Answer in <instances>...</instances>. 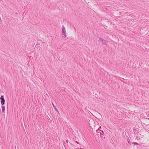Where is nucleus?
Here are the masks:
<instances>
[{
	"label": "nucleus",
	"mask_w": 149,
	"mask_h": 149,
	"mask_svg": "<svg viewBox=\"0 0 149 149\" xmlns=\"http://www.w3.org/2000/svg\"><path fill=\"white\" fill-rule=\"evenodd\" d=\"M98 41L99 42L101 43L102 45H108V41L100 37L99 38Z\"/></svg>",
	"instance_id": "nucleus-1"
},
{
	"label": "nucleus",
	"mask_w": 149,
	"mask_h": 149,
	"mask_svg": "<svg viewBox=\"0 0 149 149\" xmlns=\"http://www.w3.org/2000/svg\"><path fill=\"white\" fill-rule=\"evenodd\" d=\"M138 137H136V139H138Z\"/></svg>",
	"instance_id": "nucleus-14"
},
{
	"label": "nucleus",
	"mask_w": 149,
	"mask_h": 149,
	"mask_svg": "<svg viewBox=\"0 0 149 149\" xmlns=\"http://www.w3.org/2000/svg\"><path fill=\"white\" fill-rule=\"evenodd\" d=\"M62 37L63 38H65L66 37V31L65 30V28L64 27V26H62Z\"/></svg>",
	"instance_id": "nucleus-2"
},
{
	"label": "nucleus",
	"mask_w": 149,
	"mask_h": 149,
	"mask_svg": "<svg viewBox=\"0 0 149 149\" xmlns=\"http://www.w3.org/2000/svg\"><path fill=\"white\" fill-rule=\"evenodd\" d=\"M100 135H101L102 136V137H103V136H104V132L102 130H101L100 132Z\"/></svg>",
	"instance_id": "nucleus-6"
},
{
	"label": "nucleus",
	"mask_w": 149,
	"mask_h": 149,
	"mask_svg": "<svg viewBox=\"0 0 149 149\" xmlns=\"http://www.w3.org/2000/svg\"><path fill=\"white\" fill-rule=\"evenodd\" d=\"M101 131V130H100L99 129H98L96 130V132L97 133H98L100 132Z\"/></svg>",
	"instance_id": "nucleus-7"
},
{
	"label": "nucleus",
	"mask_w": 149,
	"mask_h": 149,
	"mask_svg": "<svg viewBox=\"0 0 149 149\" xmlns=\"http://www.w3.org/2000/svg\"><path fill=\"white\" fill-rule=\"evenodd\" d=\"M127 142L129 144H131L130 141L129 139H127Z\"/></svg>",
	"instance_id": "nucleus-9"
},
{
	"label": "nucleus",
	"mask_w": 149,
	"mask_h": 149,
	"mask_svg": "<svg viewBox=\"0 0 149 149\" xmlns=\"http://www.w3.org/2000/svg\"><path fill=\"white\" fill-rule=\"evenodd\" d=\"M146 114L147 115V116L149 117V111H148V112H146Z\"/></svg>",
	"instance_id": "nucleus-11"
},
{
	"label": "nucleus",
	"mask_w": 149,
	"mask_h": 149,
	"mask_svg": "<svg viewBox=\"0 0 149 149\" xmlns=\"http://www.w3.org/2000/svg\"><path fill=\"white\" fill-rule=\"evenodd\" d=\"M148 118V119H149V118Z\"/></svg>",
	"instance_id": "nucleus-15"
},
{
	"label": "nucleus",
	"mask_w": 149,
	"mask_h": 149,
	"mask_svg": "<svg viewBox=\"0 0 149 149\" xmlns=\"http://www.w3.org/2000/svg\"><path fill=\"white\" fill-rule=\"evenodd\" d=\"M100 133H97V135L99 137V136L100 135V136H102L101 135H100Z\"/></svg>",
	"instance_id": "nucleus-10"
},
{
	"label": "nucleus",
	"mask_w": 149,
	"mask_h": 149,
	"mask_svg": "<svg viewBox=\"0 0 149 149\" xmlns=\"http://www.w3.org/2000/svg\"><path fill=\"white\" fill-rule=\"evenodd\" d=\"M0 100L1 104L3 105L5 103V100L3 95H1L0 97Z\"/></svg>",
	"instance_id": "nucleus-3"
},
{
	"label": "nucleus",
	"mask_w": 149,
	"mask_h": 149,
	"mask_svg": "<svg viewBox=\"0 0 149 149\" xmlns=\"http://www.w3.org/2000/svg\"><path fill=\"white\" fill-rule=\"evenodd\" d=\"M52 104L53 105V106L54 107V109H55V111L57 112L58 113V109L56 108V106L54 105V104L52 103Z\"/></svg>",
	"instance_id": "nucleus-4"
},
{
	"label": "nucleus",
	"mask_w": 149,
	"mask_h": 149,
	"mask_svg": "<svg viewBox=\"0 0 149 149\" xmlns=\"http://www.w3.org/2000/svg\"><path fill=\"white\" fill-rule=\"evenodd\" d=\"M132 144H134L135 145H138V143H137L136 142H133L132 143Z\"/></svg>",
	"instance_id": "nucleus-8"
},
{
	"label": "nucleus",
	"mask_w": 149,
	"mask_h": 149,
	"mask_svg": "<svg viewBox=\"0 0 149 149\" xmlns=\"http://www.w3.org/2000/svg\"><path fill=\"white\" fill-rule=\"evenodd\" d=\"M5 110V107L3 105L2 106V111L3 113L4 112Z\"/></svg>",
	"instance_id": "nucleus-5"
},
{
	"label": "nucleus",
	"mask_w": 149,
	"mask_h": 149,
	"mask_svg": "<svg viewBox=\"0 0 149 149\" xmlns=\"http://www.w3.org/2000/svg\"><path fill=\"white\" fill-rule=\"evenodd\" d=\"M75 142H76V143H77V144H79V143L77 141H76Z\"/></svg>",
	"instance_id": "nucleus-13"
},
{
	"label": "nucleus",
	"mask_w": 149,
	"mask_h": 149,
	"mask_svg": "<svg viewBox=\"0 0 149 149\" xmlns=\"http://www.w3.org/2000/svg\"><path fill=\"white\" fill-rule=\"evenodd\" d=\"M40 45V44L39 43H37L36 46L37 45Z\"/></svg>",
	"instance_id": "nucleus-12"
}]
</instances>
